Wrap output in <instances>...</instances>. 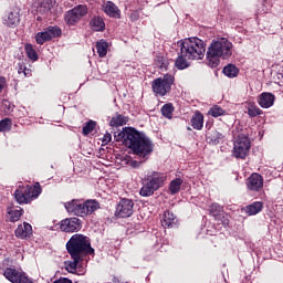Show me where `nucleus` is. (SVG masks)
Listing matches in <instances>:
<instances>
[{
	"label": "nucleus",
	"instance_id": "f257e3e1",
	"mask_svg": "<svg viewBox=\"0 0 283 283\" xmlns=\"http://www.w3.org/2000/svg\"><path fill=\"white\" fill-rule=\"evenodd\" d=\"M115 140L117 143H124V145L132 149L139 158H147V156L154 151V143L151 139L134 128H123L122 132L115 134Z\"/></svg>",
	"mask_w": 283,
	"mask_h": 283
},
{
	"label": "nucleus",
	"instance_id": "f03ea898",
	"mask_svg": "<svg viewBox=\"0 0 283 283\" xmlns=\"http://www.w3.org/2000/svg\"><path fill=\"white\" fill-rule=\"evenodd\" d=\"M233 54V43L226 38L213 41L208 49L207 59L210 67H218L220 59H229Z\"/></svg>",
	"mask_w": 283,
	"mask_h": 283
},
{
	"label": "nucleus",
	"instance_id": "7ed1b4c3",
	"mask_svg": "<svg viewBox=\"0 0 283 283\" xmlns=\"http://www.w3.org/2000/svg\"><path fill=\"white\" fill-rule=\"evenodd\" d=\"M205 42L198 38L186 39L180 45V54L192 61H200L205 59Z\"/></svg>",
	"mask_w": 283,
	"mask_h": 283
},
{
	"label": "nucleus",
	"instance_id": "20e7f679",
	"mask_svg": "<svg viewBox=\"0 0 283 283\" xmlns=\"http://www.w3.org/2000/svg\"><path fill=\"white\" fill-rule=\"evenodd\" d=\"M66 250L71 258H83L87 251L94 252L90 239L83 234H74L66 243Z\"/></svg>",
	"mask_w": 283,
	"mask_h": 283
},
{
	"label": "nucleus",
	"instance_id": "39448f33",
	"mask_svg": "<svg viewBox=\"0 0 283 283\" xmlns=\"http://www.w3.org/2000/svg\"><path fill=\"white\" fill-rule=\"evenodd\" d=\"M166 181L167 174L158 171L150 172L145 178V184L139 191L140 196H143L144 198L154 196V192L158 191L160 187H164Z\"/></svg>",
	"mask_w": 283,
	"mask_h": 283
},
{
	"label": "nucleus",
	"instance_id": "423d86ee",
	"mask_svg": "<svg viewBox=\"0 0 283 283\" xmlns=\"http://www.w3.org/2000/svg\"><path fill=\"white\" fill-rule=\"evenodd\" d=\"M64 207L69 213L85 218V216H92L98 209V202L96 200H86L83 202L78 199H73L71 202L64 203Z\"/></svg>",
	"mask_w": 283,
	"mask_h": 283
},
{
	"label": "nucleus",
	"instance_id": "0eeeda50",
	"mask_svg": "<svg viewBox=\"0 0 283 283\" xmlns=\"http://www.w3.org/2000/svg\"><path fill=\"white\" fill-rule=\"evenodd\" d=\"M249 151H251V139L247 135H239L234 140L232 156L244 160L249 156Z\"/></svg>",
	"mask_w": 283,
	"mask_h": 283
},
{
	"label": "nucleus",
	"instance_id": "6e6552de",
	"mask_svg": "<svg viewBox=\"0 0 283 283\" xmlns=\"http://www.w3.org/2000/svg\"><path fill=\"white\" fill-rule=\"evenodd\" d=\"M174 85V76L166 74L164 77H158L153 81V92L157 96H165L168 92L171 91Z\"/></svg>",
	"mask_w": 283,
	"mask_h": 283
},
{
	"label": "nucleus",
	"instance_id": "1a4fd4ad",
	"mask_svg": "<svg viewBox=\"0 0 283 283\" xmlns=\"http://www.w3.org/2000/svg\"><path fill=\"white\" fill-rule=\"evenodd\" d=\"M87 6L78 4L65 13L64 20L67 25H76L83 17H87Z\"/></svg>",
	"mask_w": 283,
	"mask_h": 283
},
{
	"label": "nucleus",
	"instance_id": "9d476101",
	"mask_svg": "<svg viewBox=\"0 0 283 283\" xmlns=\"http://www.w3.org/2000/svg\"><path fill=\"white\" fill-rule=\"evenodd\" d=\"M3 275L7 280H9V282L12 283H34V281L28 277V274H25V272L22 270L7 268Z\"/></svg>",
	"mask_w": 283,
	"mask_h": 283
},
{
	"label": "nucleus",
	"instance_id": "9b49d317",
	"mask_svg": "<svg viewBox=\"0 0 283 283\" xmlns=\"http://www.w3.org/2000/svg\"><path fill=\"white\" fill-rule=\"evenodd\" d=\"M61 34V29L59 27H49L42 32H38L35 35V41L38 45H43L46 41H52Z\"/></svg>",
	"mask_w": 283,
	"mask_h": 283
},
{
	"label": "nucleus",
	"instance_id": "f8f14e48",
	"mask_svg": "<svg viewBox=\"0 0 283 283\" xmlns=\"http://www.w3.org/2000/svg\"><path fill=\"white\" fill-rule=\"evenodd\" d=\"M116 213L119 218H130L134 213V201L122 199L117 206Z\"/></svg>",
	"mask_w": 283,
	"mask_h": 283
},
{
	"label": "nucleus",
	"instance_id": "ddd939ff",
	"mask_svg": "<svg viewBox=\"0 0 283 283\" xmlns=\"http://www.w3.org/2000/svg\"><path fill=\"white\" fill-rule=\"evenodd\" d=\"M81 220L78 218L64 219L60 223L61 231L64 233H74L75 231H81Z\"/></svg>",
	"mask_w": 283,
	"mask_h": 283
},
{
	"label": "nucleus",
	"instance_id": "4468645a",
	"mask_svg": "<svg viewBox=\"0 0 283 283\" xmlns=\"http://www.w3.org/2000/svg\"><path fill=\"white\" fill-rule=\"evenodd\" d=\"M56 7V0H39L36 6L38 14H52Z\"/></svg>",
	"mask_w": 283,
	"mask_h": 283
},
{
	"label": "nucleus",
	"instance_id": "2eb2a0df",
	"mask_svg": "<svg viewBox=\"0 0 283 283\" xmlns=\"http://www.w3.org/2000/svg\"><path fill=\"white\" fill-rule=\"evenodd\" d=\"M247 187L250 191H260L264 187V178L254 172L248 178Z\"/></svg>",
	"mask_w": 283,
	"mask_h": 283
},
{
	"label": "nucleus",
	"instance_id": "dca6fc26",
	"mask_svg": "<svg viewBox=\"0 0 283 283\" xmlns=\"http://www.w3.org/2000/svg\"><path fill=\"white\" fill-rule=\"evenodd\" d=\"M258 103L263 109H269L275 104V95L273 93L264 92L258 97Z\"/></svg>",
	"mask_w": 283,
	"mask_h": 283
},
{
	"label": "nucleus",
	"instance_id": "f3484780",
	"mask_svg": "<svg viewBox=\"0 0 283 283\" xmlns=\"http://www.w3.org/2000/svg\"><path fill=\"white\" fill-rule=\"evenodd\" d=\"M103 12L107 14V17H111L112 19H120V9H118V6H116L112 1H106L102 6Z\"/></svg>",
	"mask_w": 283,
	"mask_h": 283
},
{
	"label": "nucleus",
	"instance_id": "a211bd4d",
	"mask_svg": "<svg viewBox=\"0 0 283 283\" xmlns=\"http://www.w3.org/2000/svg\"><path fill=\"white\" fill-rule=\"evenodd\" d=\"M15 235L21 240H25V238H30V235H32V226L28 222H24L23 224L18 226V228L15 229Z\"/></svg>",
	"mask_w": 283,
	"mask_h": 283
},
{
	"label": "nucleus",
	"instance_id": "6ab92c4d",
	"mask_svg": "<svg viewBox=\"0 0 283 283\" xmlns=\"http://www.w3.org/2000/svg\"><path fill=\"white\" fill-rule=\"evenodd\" d=\"M24 193H27V198H29V202H32L34 198H39L41 195V186L36 184L35 186H27L24 187Z\"/></svg>",
	"mask_w": 283,
	"mask_h": 283
},
{
	"label": "nucleus",
	"instance_id": "aec40b11",
	"mask_svg": "<svg viewBox=\"0 0 283 283\" xmlns=\"http://www.w3.org/2000/svg\"><path fill=\"white\" fill-rule=\"evenodd\" d=\"M3 23L4 25H8V28H15V25H19V12L11 11L3 18Z\"/></svg>",
	"mask_w": 283,
	"mask_h": 283
},
{
	"label": "nucleus",
	"instance_id": "412c9836",
	"mask_svg": "<svg viewBox=\"0 0 283 283\" xmlns=\"http://www.w3.org/2000/svg\"><path fill=\"white\" fill-rule=\"evenodd\" d=\"M191 125L193 129H202V127H205V115L200 112H196L191 118Z\"/></svg>",
	"mask_w": 283,
	"mask_h": 283
},
{
	"label": "nucleus",
	"instance_id": "4be33fe9",
	"mask_svg": "<svg viewBox=\"0 0 283 283\" xmlns=\"http://www.w3.org/2000/svg\"><path fill=\"white\" fill-rule=\"evenodd\" d=\"M14 198L19 205H28L30 202V199L28 198V193L25 192V188H19L14 192Z\"/></svg>",
	"mask_w": 283,
	"mask_h": 283
},
{
	"label": "nucleus",
	"instance_id": "5701e85b",
	"mask_svg": "<svg viewBox=\"0 0 283 283\" xmlns=\"http://www.w3.org/2000/svg\"><path fill=\"white\" fill-rule=\"evenodd\" d=\"M263 207L264 205L261 201H255L245 207V213H248V216H256V213L262 211Z\"/></svg>",
	"mask_w": 283,
	"mask_h": 283
},
{
	"label": "nucleus",
	"instance_id": "b1692460",
	"mask_svg": "<svg viewBox=\"0 0 283 283\" xmlns=\"http://www.w3.org/2000/svg\"><path fill=\"white\" fill-rule=\"evenodd\" d=\"M90 25L95 32H103V30H105V21L101 17L93 18Z\"/></svg>",
	"mask_w": 283,
	"mask_h": 283
},
{
	"label": "nucleus",
	"instance_id": "393cba45",
	"mask_svg": "<svg viewBox=\"0 0 283 283\" xmlns=\"http://www.w3.org/2000/svg\"><path fill=\"white\" fill-rule=\"evenodd\" d=\"M73 261H65L64 269L67 273H76V268L78 266V262H81L82 256H71Z\"/></svg>",
	"mask_w": 283,
	"mask_h": 283
},
{
	"label": "nucleus",
	"instance_id": "a878e982",
	"mask_svg": "<svg viewBox=\"0 0 283 283\" xmlns=\"http://www.w3.org/2000/svg\"><path fill=\"white\" fill-rule=\"evenodd\" d=\"M127 123H129V117L116 115L111 119L109 125L111 127H123V125H127Z\"/></svg>",
	"mask_w": 283,
	"mask_h": 283
},
{
	"label": "nucleus",
	"instance_id": "bb28decb",
	"mask_svg": "<svg viewBox=\"0 0 283 283\" xmlns=\"http://www.w3.org/2000/svg\"><path fill=\"white\" fill-rule=\"evenodd\" d=\"M23 216L21 208H8V218L11 222H19V219Z\"/></svg>",
	"mask_w": 283,
	"mask_h": 283
},
{
	"label": "nucleus",
	"instance_id": "cd10ccee",
	"mask_svg": "<svg viewBox=\"0 0 283 283\" xmlns=\"http://www.w3.org/2000/svg\"><path fill=\"white\" fill-rule=\"evenodd\" d=\"M248 116H250V118H255V116H262L263 112L261 111L260 107H258V105H255V103L250 102L248 103Z\"/></svg>",
	"mask_w": 283,
	"mask_h": 283
},
{
	"label": "nucleus",
	"instance_id": "c85d7f7f",
	"mask_svg": "<svg viewBox=\"0 0 283 283\" xmlns=\"http://www.w3.org/2000/svg\"><path fill=\"white\" fill-rule=\"evenodd\" d=\"M240 70H238L237 66L233 64H228L223 67V74L229 78H235V76H238Z\"/></svg>",
	"mask_w": 283,
	"mask_h": 283
},
{
	"label": "nucleus",
	"instance_id": "c756f323",
	"mask_svg": "<svg viewBox=\"0 0 283 283\" xmlns=\"http://www.w3.org/2000/svg\"><path fill=\"white\" fill-rule=\"evenodd\" d=\"M107 48H109V45L104 40L96 43L97 54L101 59L107 56Z\"/></svg>",
	"mask_w": 283,
	"mask_h": 283
},
{
	"label": "nucleus",
	"instance_id": "7c9ffc66",
	"mask_svg": "<svg viewBox=\"0 0 283 283\" xmlns=\"http://www.w3.org/2000/svg\"><path fill=\"white\" fill-rule=\"evenodd\" d=\"M174 222H176V216H174L170 211H166L164 213V218L161 220L163 227H165V228L171 227V224H174Z\"/></svg>",
	"mask_w": 283,
	"mask_h": 283
},
{
	"label": "nucleus",
	"instance_id": "2f4dec72",
	"mask_svg": "<svg viewBox=\"0 0 283 283\" xmlns=\"http://www.w3.org/2000/svg\"><path fill=\"white\" fill-rule=\"evenodd\" d=\"M182 187V179L176 178L175 180L170 181L169 191L174 196L180 191Z\"/></svg>",
	"mask_w": 283,
	"mask_h": 283
},
{
	"label": "nucleus",
	"instance_id": "473e14b6",
	"mask_svg": "<svg viewBox=\"0 0 283 283\" xmlns=\"http://www.w3.org/2000/svg\"><path fill=\"white\" fill-rule=\"evenodd\" d=\"M24 50L30 61H39V54H36V50H34V46H32V44H27Z\"/></svg>",
	"mask_w": 283,
	"mask_h": 283
},
{
	"label": "nucleus",
	"instance_id": "72a5a7b5",
	"mask_svg": "<svg viewBox=\"0 0 283 283\" xmlns=\"http://www.w3.org/2000/svg\"><path fill=\"white\" fill-rule=\"evenodd\" d=\"M175 65L177 70H187L189 62H187V57L181 53V55L177 57Z\"/></svg>",
	"mask_w": 283,
	"mask_h": 283
},
{
	"label": "nucleus",
	"instance_id": "f704fd0d",
	"mask_svg": "<svg viewBox=\"0 0 283 283\" xmlns=\"http://www.w3.org/2000/svg\"><path fill=\"white\" fill-rule=\"evenodd\" d=\"M208 114L213 118H218V116H224V109L218 105H214L209 109Z\"/></svg>",
	"mask_w": 283,
	"mask_h": 283
},
{
	"label": "nucleus",
	"instance_id": "c9c22d12",
	"mask_svg": "<svg viewBox=\"0 0 283 283\" xmlns=\"http://www.w3.org/2000/svg\"><path fill=\"white\" fill-rule=\"evenodd\" d=\"M161 114L165 116V118H171V116H174V105L165 104L161 107Z\"/></svg>",
	"mask_w": 283,
	"mask_h": 283
},
{
	"label": "nucleus",
	"instance_id": "e433bc0d",
	"mask_svg": "<svg viewBox=\"0 0 283 283\" xmlns=\"http://www.w3.org/2000/svg\"><path fill=\"white\" fill-rule=\"evenodd\" d=\"M12 129V120L4 118L0 122V132H10Z\"/></svg>",
	"mask_w": 283,
	"mask_h": 283
},
{
	"label": "nucleus",
	"instance_id": "4c0bfd02",
	"mask_svg": "<svg viewBox=\"0 0 283 283\" xmlns=\"http://www.w3.org/2000/svg\"><path fill=\"white\" fill-rule=\"evenodd\" d=\"M95 127H96V123L94 120H90L88 123H86V125L83 127L84 136H87V134H92Z\"/></svg>",
	"mask_w": 283,
	"mask_h": 283
},
{
	"label": "nucleus",
	"instance_id": "58836bf2",
	"mask_svg": "<svg viewBox=\"0 0 283 283\" xmlns=\"http://www.w3.org/2000/svg\"><path fill=\"white\" fill-rule=\"evenodd\" d=\"M220 211H222V207H220V205L212 203L210 206V212L213 213V216H218V213H220Z\"/></svg>",
	"mask_w": 283,
	"mask_h": 283
},
{
	"label": "nucleus",
	"instance_id": "ea45409f",
	"mask_svg": "<svg viewBox=\"0 0 283 283\" xmlns=\"http://www.w3.org/2000/svg\"><path fill=\"white\" fill-rule=\"evenodd\" d=\"M102 143L103 145H108V143H112V134L106 133L102 138Z\"/></svg>",
	"mask_w": 283,
	"mask_h": 283
},
{
	"label": "nucleus",
	"instance_id": "a19ab883",
	"mask_svg": "<svg viewBox=\"0 0 283 283\" xmlns=\"http://www.w3.org/2000/svg\"><path fill=\"white\" fill-rule=\"evenodd\" d=\"M7 85L6 77H0V94L3 92Z\"/></svg>",
	"mask_w": 283,
	"mask_h": 283
},
{
	"label": "nucleus",
	"instance_id": "79ce46f5",
	"mask_svg": "<svg viewBox=\"0 0 283 283\" xmlns=\"http://www.w3.org/2000/svg\"><path fill=\"white\" fill-rule=\"evenodd\" d=\"M216 136L218 140H222V138H224V136L221 133H216Z\"/></svg>",
	"mask_w": 283,
	"mask_h": 283
},
{
	"label": "nucleus",
	"instance_id": "37998d69",
	"mask_svg": "<svg viewBox=\"0 0 283 283\" xmlns=\"http://www.w3.org/2000/svg\"><path fill=\"white\" fill-rule=\"evenodd\" d=\"M30 70H28V69H24V71H23V74H24V76H30Z\"/></svg>",
	"mask_w": 283,
	"mask_h": 283
},
{
	"label": "nucleus",
	"instance_id": "c03bdc74",
	"mask_svg": "<svg viewBox=\"0 0 283 283\" xmlns=\"http://www.w3.org/2000/svg\"><path fill=\"white\" fill-rule=\"evenodd\" d=\"M4 112H6V114H10V112H12V108H10V106H9L7 109H4Z\"/></svg>",
	"mask_w": 283,
	"mask_h": 283
},
{
	"label": "nucleus",
	"instance_id": "a18cd8bd",
	"mask_svg": "<svg viewBox=\"0 0 283 283\" xmlns=\"http://www.w3.org/2000/svg\"><path fill=\"white\" fill-rule=\"evenodd\" d=\"M24 71H25V69L20 67L18 72H19V74H21V72H24Z\"/></svg>",
	"mask_w": 283,
	"mask_h": 283
},
{
	"label": "nucleus",
	"instance_id": "49530a36",
	"mask_svg": "<svg viewBox=\"0 0 283 283\" xmlns=\"http://www.w3.org/2000/svg\"><path fill=\"white\" fill-rule=\"evenodd\" d=\"M3 105H4V107H8L9 102H8V101H4V102H3Z\"/></svg>",
	"mask_w": 283,
	"mask_h": 283
}]
</instances>
